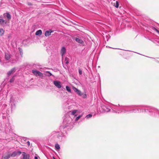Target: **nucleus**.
<instances>
[{
	"label": "nucleus",
	"instance_id": "nucleus-11",
	"mask_svg": "<svg viewBox=\"0 0 159 159\" xmlns=\"http://www.w3.org/2000/svg\"><path fill=\"white\" fill-rule=\"evenodd\" d=\"M66 52V48L63 47H62L61 50V54L62 55V58L64 54Z\"/></svg>",
	"mask_w": 159,
	"mask_h": 159
},
{
	"label": "nucleus",
	"instance_id": "nucleus-9",
	"mask_svg": "<svg viewBox=\"0 0 159 159\" xmlns=\"http://www.w3.org/2000/svg\"><path fill=\"white\" fill-rule=\"evenodd\" d=\"M74 91L79 96H81L82 95V92L77 89L74 87H72Z\"/></svg>",
	"mask_w": 159,
	"mask_h": 159
},
{
	"label": "nucleus",
	"instance_id": "nucleus-33",
	"mask_svg": "<svg viewBox=\"0 0 159 159\" xmlns=\"http://www.w3.org/2000/svg\"><path fill=\"white\" fill-rule=\"evenodd\" d=\"M19 51L20 52V55H22L23 54V52H22V49L21 48H20Z\"/></svg>",
	"mask_w": 159,
	"mask_h": 159
},
{
	"label": "nucleus",
	"instance_id": "nucleus-5",
	"mask_svg": "<svg viewBox=\"0 0 159 159\" xmlns=\"http://www.w3.org/2000/svg\"><path fill=\"white\" fill-rule=\"evenodd\" d=\"M54 84L58 88L60 89L61 88V90H63V89H65L62 87V86L61 85V82L60 81H57V80L54 81H53Z\"/></svg>",
	"mask_w": 159,
	"mask_h": 159
},
{
	"label": "nucleus",
	"instance_id": "nucleus-28",
	"mask_svg": "<svg viewBox=\"0 0 159 159\" xmlns=\"http://www.w3.org/2000/svg\"><path fill=\"white\" fill-rule=\"evenodd\" d=\"M81 96H82L83 98H85L87 97V95L85 93H82V95Z\"/></svg>",
	"mask_w": 159,
	"mask_h": 159
},
{
	"label": "nucleus",
	"instance_id": "nucleus-24",
	"mask_svg": "<svg viewBox=\"0 0 159 159\" xmlns=\"http://www.w3.org/2000/svg\"><path fill=\"white\" fill-rule=\"evenodd\" d=\"M46 75L48 76H50L52 75L53 76L49 71H47L46 72Z\"/></svg>",
	"mask_w": 159,
	"mask_h": 159
},
{
	"label": "nucleus",
	"instance_id": "nucleus-12",
	"mask_svg": "<svg viewBox=\"0 0 159 159\" xmlns=\"http://www.w3.org/2000/svg\"><path fill=\"white\" fill-rule=\"evenodd\" d=\"M21 152L20 151L14 152L11 154V157H14L17 155V154H18L19 155H20V154H21Z\"/></svg>",
	"mask_w": 159,
	"mask_h": 159
},
{
	"label": "nucleus",
	"instance_id": "nucleus-4",
	"mask_svg": "<svg viewBox=\"0 0 159 159\" xmlns=\"http://www.w3.org/2000/svg\"><path fill=\"white\" fill-rule=\"evenodd\" d=\"M51 136L53 137H57L60 138L62 136V133L61 132H57L56 131H53L51 134Z\"/></svg>",
	"mask_w": 159,
	"mask_h": 159
},
{
	"label": "nucleus",
	"instance_id": "nucleus-2",
	"mask_svg": "<svg viewBox=\"0 0 159 159\" xmlns=\"http://www.w3.org/2000/svg\"><path fill=\"white\" fill-rule=\"evenodd\" d=\"M72 119L70 117H66L63 120V126L62 127L63 128H66V127L70 126L72 124L71 123Z\"/></svg>",
	"mask_w": 159,
	"mask_h": 159
},
{
	"label": "nucleus",
	"instance_id": "nucleus-34",
	"mask_svg": "<svg viewBox=\"0 0 159 159\" xmlns=\"http://www.w3.org/2000/svg\"><path fill=\"white\" fill-rule=\"evenodd\" d=\"M14 81V78L13 77L10 80V83H12Z\"/></svg>",
	"mask_w": 159,
	"mask_h": 159
},
{
	"label": "nucleus",
	"instance_id": "nucleus-27",
	"mask_svg": "<svg viewBox=\"0 0 159 159\" xmlns=\"http://www.w3.org/2000/svg\"><path fill=\"white\" fill-rule=\"evenodd\" d=\"M92 116V115L91 114H88V115H87L86 116V118H87V119H89V118H90Z\"/></svg>",
	"mask_w": 159,
	"mask_h": 159
},
{
	"label": "nucleus",
	"instance_id": "nucleus-26",
	"mask_svg": "<svg viewBox=\"0 0 159 159\" xmlns=\"http://www.w3.org/2000/svg\"><path fill=\"white\" fill-rule=\"evenodd\" d=\"M11 105V109H12L13 108H14L15 106V103H10Z\"/></svg>",
	"mask_w": 159,
	"mask_h": 159
},
{
	"label": "nucleus",
	"instance_id": "nucleus-19",
	"mask_svg": "<svg viewBox=\"0 0 159 159\" xmlns=\"http://www.w3.org/2000/svg\"><path fill=\"white\" fill-rule=\"evenodd\" d=\"M64 62L66 64H68L69 63V59L66 57H65Z\"/></svg>",
	"mask_w": 159,
	"mask_h": 159
},
{
	"label": "nucleus",
	"instance_id": "nucleus-14",
	"mask_svg": "<svg viewBox=\"0 0 159 159\" xmlns=\"http://www.w3.org/2000/svg\"><path fill=\"white\" fill-rule=\"evenodd\" d=\"M15 68H14L11 69V70L9 71L7 73V75L8 76L10 75L11 74H12L15 71Z\"/></svg>",
	"mask_w": 159,
	"mask_h": 159
},
{
	"label": "nucleus",
	"instance_id": "nucleus-25",
	"mask_svg": "<svg viewBox=\"0 0 159 159\" xmlns=\"http://www.w3.org/2000/svg\"><path fill=\"white\" fill-rule=\"evenodd\" d=\"M5 21V20L2 19H0V24H1L2 25H3L4 24V22Z\"/></svg>",
	"mask_w": 159,
	"mask_h": 159
},
{
	"label": "nucleus",
	"instance_id": "nucleus-1",
	"mask_svg": "<svg viewBox=\"0 0 159 159\" xmlns=\"http://www.w3.org/2000/svg\"><path fill=\"white\" fill-rule=\"evenodd\" d=\"M114 109L117 111L113 110V112L119 113L121 112L125 113L129 112L130 113H137L138 112L146 113L153 116H157L159 115V111L157 109L150 106H139L128 107L116 106Z\"/></svg>",
	"mask_w": 159,
	"mask_h": 159
},
{
	"label": "nucleus",
	"instance_id": "nucleus-7",
	"mask_svg": "<svg viewBox=\"0 0 159 159\" xmlns=\"http://www.w3.org/2000/svg\"><path fill=\"white\" fill-rule=\"evenodd\" d=\"M73 39L79 43L82 44L84 43L83 40L80 37H74Z\"/></svg>",
	"mask_w": 159,
	"mask_h": 159
},
{
	"label": "nucleus",
	"instance_id": "nucleus-20",
	"mask_svg": "<svg viewBox=\"0 0 159 159\" xmlns=\"http://www.w3.org/2000/svg\"><path fill=\"white\" fill-rule=\"evenodd\" d=\"M5 14L6 15V16L8 20H10L11 18V15L9 13H6Z\"/></svg>",
	"mask_w": 159,
	"mask_h": 159
},
{
	"label": "nucleus",
	"instance_id": "nucleus-16",
	"mask_svg": "<svg viewBox=\"0 0 159 159\" xmlns=\"http://www.w3.org/2000/svg\"><path fill=\"white\" fill-rule=\"evenodd\" d=\"M42 34V31L41 30H39L37 31L35 33V35H40Z\"/></svg>",
	"mask_w": 159,
	"mask_h": 159
},
{
	"label": "nucleus",
	"instance_id": "nucleus-18",
	"mask_svg": "<svg viewBox=\"0 0 159 159\" xmlns=\"http://www.w3.org/2000/svg\"><path fill=\"white\" fill-rule=\"evenodd\" d=\"M16 100L13 97H12L11 98L10 100V103H15Z\"/></svg>",
	"mask_w": 159,
	"mask_h": 159
},
{
	"label": "nucleus",
	"instance_id": "nucleus-39",
	"mask_svg": "<svg viewBox=\"0 0 159 159\" xmlns=\"http://www.w3.org/2000/svg\"><path fill=\"white\" fill-rule=\"evenodd\" d=\"M106 36L107 38V37H108L109 36H107V35Z\"/></svg>",
	"mask_w": 159,
	"mask_h": 159
},
{
	"label": "nucleus",
	"instance_id": "nucleus-21",
	"mask_svg": "<svg viewBox=\"0 0 159 159\" xmlns=\"http://www.w3.org/2000/svg\"><path fill=\"white\" fill-rule=\"evenodd\" d=\"M66 90L67 91H68L70 93H71V89L68 86H66Z\"/></svg>",
	"mask_w": 159,
	"mask_h": 159
},
{
	"label": "nucleus",
	"instance_id": "nucleus-38",
	"mask_svg": "<svg viewBox=\"0 0 159 159\" xmlns=\"http://www.w3.org/2000/svg\"><path fill=\"white\" fill-rule=\"evenodd\" d=\"M34 159H38V157L37 156H35L34 157Z\"/></svg>",
	"mask_w": 159,
	"mask_h": 159
},
{
	"label": "nucleus",
	"instance_id": "nucleus-13",
	"mask_svg": "<svg viewBox=\"0 0 159 159\" xmlns=\"http://www.w3.org/2000/svg\"><path fill=\"white\" fill-rule=\"evenodd\" d=\"M53 31L51 30L46 31L45 33V35L46 37L49 36L51 35V33Z\"/></svg>",
	"mask_w": 159,
	"mask_h": 159
},
{
	"label": "nucleus",
	"instance_id": "nucleus-10",
	"mask_svg": "<svg viewBox=\"0 0 159 159\" xmlns=\"http://www.w3.org/2000/svg\"><path fill=\"white\" fill-rule=\"evenodd\" d=\"M11 156V154L7 152L2 156V158L4 159H8Z\"/></svg>",
	"mask_w": 159,
	"mask_h": 159
},
{
	"label": "nucleus",
	"instance_id": "nucleus-31",
	"mask_svg": "<svg viewBox=\"0 0 159 159\" xmlns=\"http://www.w3.org/2000/svg\"><path fill=\"white\" fill-rule=\"evenodd\" d=\"M152 29L153 30H155V31H156L159 34V31L157 29H156L155 28L153 27L152 28Z\"/></svg>",
	"mask_w": 159,
	"mask_h": 159
},
{
	"label": "nucleus",
	"instance_id": "nucleus-30",
	"mask_svg": "<svg viewBox=\"0 0 159 159\" xmlns=\"http://www.w3.org/2000/svg\"><path fill=\"white\" fill-rule=\"evenodd\" d=\"M119 7V3L117 1L116 2V4L115 5V7H116L118 8Z\"/></svg>",
	"mask_w": 159,
	"mask_h": 159
},
{
	"label": "nucleus",
	"instance_id": "nucleus-6",
	"mask_svg": "<svg viewBox=\"0 0 159 159\" xmlns=\"http://www.w3.org/2000/svg\"><path fill=\"white\" fill-rule=\"evenodd\" d=\"M32 73L36 76H39L41 78L43 77V74L36 70H32Z\"/></svg>",
	"mask_w": 159,
	"mask_h": 159
},
{
	"label": "nucleus",
	"instance_id": "nucleus-8",
	"mask_svg": "<svg viewBox=\"0 0 159 159\" xmlns=\"http://www.w3.org/2000/svg\"><path fill=\"white\" fill-rule=\"evenodd\" d=\"M22 157L21 159H30V155L24 152H22Z\"/></svg>",
	"mask_w": 159,
	"mask_h": 159
},
{
	"label": "nucleus",
	"instance_id": "nucleus-40",
	"mask_svg": "<svg viewBox=\"0 0 159 159\" xmlns=\"http://www.w3.org/2000/svg\"><path fill=\"white\" fill-rule=\"evenodd\" d=\"M53 159H56L54 157H53Z\"/></svg>",
	"mask_w": 159,
	"mask_h": 159
},
{
	"label": "nucleus",
	"instance_id": "nucleus-15",
	"mask_svg": "<svg viewBox=\"0 0 159 159\" xmlns=\"http://www.w3.org/2000/svg\"><path fill=\"white\" fill-rule=\"evenodd\" d=\"M10 58V54L8 53H6L5 54V58L7 60H9Z\"/></svg>",
	"mask_w": 159,
	"mask_h": 159
},
{
	"label": "nucleus",
	"instance_id": "nucleus-22",
	"mask_svg": "<svg viewBox=\"0 0 159 159\" xmlns=\"http://www.w3.org/2000/svg\"><path fill=\"white\" fill-rule=\"evenodd\" d=\"M4 31L3 29H0V35L2 36L3 35Z\"/></svg>",
	"mask_w": 159,
	"mask_h": 159
},
{
	"label": "nucleus",
	"instance_id": "nucleus-36",
	"mask_svg": "<svg viewBox=\"0 0 159 159\" xmlns=\"http://www.w3.org/2000/svg\"><path fill=\"white\" fill-rule=\"evenodd\" d=\"M7 20H5V21L4 22V25H3V26H5V25H6L7 24Z\"/></svg>",
	"mask_w": 159,
	"mask_h": 159
},
{
	"label": "nucleus",
	"instance_id": "nucleus-23",
	"mask_svg": "<svg viewBox=\"0 0 159 159\" xmlns=\"http://www.w3.org/2000/svg\"><path fill=\"white\" fill-rule=\"evenodd\" d=\"M55 148L56 150H59L60 148V145L57 143L55 145Z\"/></svg>",
	"mask_w": 159,
	"mask_h": 159
},
{
	"label": "nucleus",
	"instance_id": "nucleus-32",
	"mask_svg": "<svg viewBox=\"0 0 159 159\" xmlns=\"http://www.w3.org/2000/svg\"><path fill=\"white\" fill-rule=\"evenodd\" d=\"M152 29L153 30H155V31H156L159 34V31L157 29H156L155 28L153 27L152 28Z\"/></svg>",
	"mask_w": 159,
	"mask_h": 159
},
{
	"label": "nucleus",
	"instance_id": "nucleus-41",
	"mask_svg": "<svg viewBox=\"0 0 159 159\" xmlns=\"http://www.w3.org/2000/svg\"><path fill=\"white\" fill-rule=\"evenodd\" d=\"M107 39V41H108V39Z\"/></svg>",
	"mask_w": 159,
	"mask_h": 159
},
{
	"label": "nucleus",
	"instance_id": "nucleus-3",
	"mask_svg": "<svg viewBox=\"0 0 159 159\" xmlns=\"http://www.w3.org/2000/svg\"><path fill=\"white\" fill-rule=\"evenodd\" d=\"M100 110L102 113L108 112L110 111V108L108 106L103 104L102 105L101 108H100Z\"/></svg>",
	"mask_w": 159,
	"mask_h": 159
},
{
	"label": "nucleus",
	"instance_id": "nucleus-35",
	"mask_svg": "<svg viewBox=\"0 0 159 159\" xmlns=\"http://www.w3.org/2000/svg\"><path fill=\"white\" fill-rule=\"evenodd\" d=\"M79 73L80 75H81L82 74V71L80 69L79 70Z\"/></svg>",
	"mask_w": 159,
	"mask_h": 159
},
{
	"label": "nucleus",
	"instance_id": "nucleus-37",
	"mask_svg": "<svg viewBox=\"0 0 159 159\" xmlns=\"http://www.w3.org/2000/svg\"><path fill=\"white\" fill-rule=\"evenodd\" d=\"M27 145L28 146H29L30 145V142L29 141H28L27 142Z\"/></svg>",
	"mask_w": 159,
	"mask_h": 159
},
{
	"label": "nucleus",
	"instance_id": "nucleus-17",
	"mask_svg": "<svg viewBox=\"0 0 159 159\" xmlns=\"http://www.w3.org/2000/svg\"><path fill=\"white\" fill-rule=\"evenodd\" d=\"M76 110H73L71 112V114L72 115H74L75 116H77V115L76 114Z\"/></svg>",
	"mask_w": 159,
	"mask_h": 159
},
{
	"label": "nucleus",
	"instance_id": "nucleus-29",
	"mask_svg": "<svg viewBox=\"0 0 159 159\" xmlns=\"http://www.w3.org/2000/svg\"><path fill=\"white\" fill-rule=\"evenodd\" d=\"M81 115H79L75 119V121H77L81 117Z\"/></svg>",
	"mask_w": 159,
	"mask_h": 159
}]
</instances>
